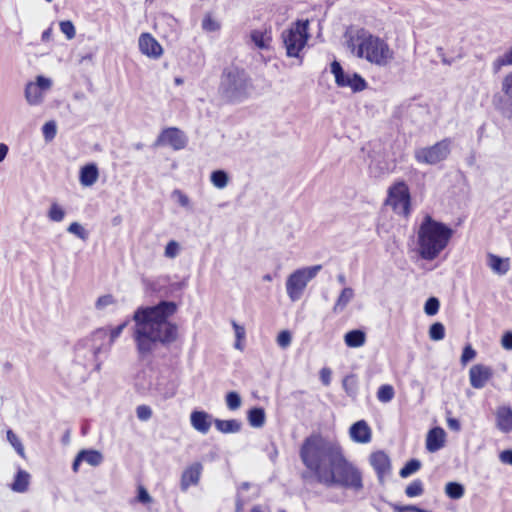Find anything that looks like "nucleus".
<instances>
[{"mask_svg":"<svg viewBox=\"0 0 512 512\" xmlns=\"http://www.w3.org/2000/svg\"><path fill=\"white\" fill-rule=\"evenodd\" d=\"M300 457L318 483L354 492L363 489L361 471L346 459L337 442L308 437L301 446Z\"/></svg>","mask_w":512,"mask_h":512,"instance_id":"1","label":"nucleus"},{"mask_svg":"<svg viewBox=\"0 0 512 512\" xmlns=\"http://www.w3.org/2000/svg\"><path fill=\"white\" fill-rule=\"evenodd\" d=\"M178 310L174 301L161 300L155 305L139 306L133 313V339L140 359L151 356L160 345L169 347L178 338V326L169 318Z\"/></svg>","mask_w":512,"mask_h":512,"instance_id":"2","label":"nucleus"},{"mask_svg":"<svg viewBox=\"0 0 512 512\" xmlns=\"http://www.w3.org/2000/svg\"><path fill=\"white\" fill-rule=\"evenodd\" d=\"M454 232L448 224L426 214L417 231V254L420 259L435 260L448 246Z\"/></svg>","mask_w":512,"mask_h":512,"instance_id":"3","label":"nucleus"},{"mask_svg":"<svg viewBox=\"0 0 512 512\" xmlns=\"http://www.w3.org/2000/svg\"><path fill=\"white\" fill-rule=\"evenodd\" d=\"M253 88V80L244 68L231 65L222 70L218 94L225 103L244 102L250 97Z\"/></svg>","mask_w":512,"mask_h":512,"instance_id":"4","label":"nucleus"},{"mask_svg":"<svg viewBox=\"0 0 512 512\" xmlns=\"http://www.w3.org/2000/svg\"><path fill=\"white\" fill-rule=\"evenodd\" d=\"M357 38L360 40L356 49L358 58H364L378 66H386L394 58L393 50L382 38L369 33L365 29L358 31Z\"/></svg>","mask_w":512,"mask_h":512,"instance_id":"5","label":"nucleus"},{"mask_svg":"<svg viewBox=\"0 0 512 512\" xmlns=\"http://www.w3.org/2000/svg\"><path fill=\"white\" fill-rule=\"evenodd\" d=\"M309 38L308 19H297L288 28L284 29L281 33V39L287 57L302 60L301 51L307 45Z\"/></svg>","mask_w":512,"mask_h":512,"instance_id":"6","label":"nucleus"},{"mask_svg":"<svg viewBox=\"0 0 512 512\" xmlns=\"http://www.w3.org/2000/svg\"><path fill=\"white\" fill-rule=\"evenodd\" d=\"M322 269L321 265L304 267L292 272L286 280V290L291 301H298L310 280Z\"/></svg>","mask_w":512,"mask_h":512,"instance_id":"7","label":"nucleus"},{"mask_svg":"<svg viewBox=\"0 0 512 512\" xmlns=\"http://www.w3.org/2000/svg\"><path fill=\"white\" fill-rule=\"evenodd\" d=\"M330 72L334 75L335 84L339 88H350L353 93H359L368 87L364 77L357 72H346L336 59L330 64Z\"/></svg>","mask_w":512,"mask_h":512,"instance_id":"8","label":"nucleus"},{"mask_svg":"<svg viewBox=\"0 0 512 512\" xmlns=\"http://www.w3.org/2000/svg\"><path fill=\"white\" fill-rule=\"evenodd\" d=\"M451 140L445 138L429 147L420 148L415 151V159L420 163L435 165L445 160L450 154Z\"/></svg>","mask_w":512,"mask_h":512,"instance_id":"9","label":"nucleus"},{"mask_svg":"<svg viewBox=\"0 0 512 512\" xmlns=\"http://www.w3.org/2000/svg\"><path fill=\"white\" fill-rule=\"evenodd\" d=\"M388 201L394 210L401 207L404 216L411 213V193L404 180L396 181L388 188Z\"/></svg>","mask_w":512,"mask_h":512,"instance_id":"10","label":"nucleus"},{"mask_svg":"<svg viewBox=\"0 0 512 512\" xmlns=\"http://www.w3.org/2000/svg\"><path fill=\"white\" fill-rule=\"evenodd\" d=\"M188 139L185 133L177 127H168L161 131L153 146H170L174 150H181L187 146Z\"/></svg>","mask_w":512,"mask_h":512,"instance_id":"11","label":"nucleus"},{"mask_svg":"<svg viewBox=\"0 0 512 512\" xmlns=\"http://www.w3.org/2000/svg\"><path fill=\"white\" fill-rule=\"evenodd\" d=\"M108 333L104 328H98L91 333L90 336L78 340L74 346L75 353L79 354L82 350L88 349L94 358L102 350L103 342Z\"/></svg>","mask_w":512,"mask_h":512,"instance_id":"12","label":"nucleus"},{"mask_svg":"<svg viewBox=\"0 0 512 512\" xmlns=\"http://www.w3.org/2000/svg\"><path fill=\"white\" fill-rule=\"evenodd\" d=\"M138 43L141 53L150 58L157 59L163 54L160 43L148 32L140 35Z\"/></svg>","mask_w":512,"mask_h":512,"instance_id":"13","label":"nucleus"},{"mask_svg":"<svg viewBox=\"0 0 512 512\" xmlns=\"http://www.w3.org/2000/svg\"><path fill=\"white\" fill-rule=\"evenodd\" d=\"M203 466L199 462H195L188 466L181 475L180 489L186 492L190 486H195L199 483Z\"/></svg>","mask_w":512,"mask_h":512,"instance_id":"14","label":"nucleus"},{"mask_svg":"<svg viewBox=\"0 0 512 512\" xmlns=\"http://www.w3.org/2000/svg\"><path fill=\"white\" fill-rule=\"evenodd\" d=\"M349 435L356 443L366 444L371 441V429L365 420H359L352 424Z\"/></svg>","mask_w":512,"mask_h":512,"instance_id":"15","label":"nucleus"},{"mask_svg":"<svg viewBox=\"0 0 512 512\" xmlns=\"http://www.w3.org/2000/svg\"><path fill=\"white\" fill-rule=\"evenodd\" d=\"M214 420L212 416L205 411L195 410L190 414L191 426L201 434H207Z\"/></svg>","mask_w":512,"mask_h":512,"instance_id":"16","label":"nucleus"},{"mask_svg":"<svg viewBox=\"0 0 512 512\" xmlns=\"http://www.w3.org/2000/svg\"><path fill=\"white\" fill-rule=\"evenodd\" d=\"M446 433L441 427L430 429L426 437V449L431 452H437L445 445Z\"/></svg>","mask_w":512,"mask_h":512,"instance_id":"17","label":"nucleus"},{"mask_svg":"<svg viewBox=\"0 0 512 512\" xmlns=\"http://www.w3.org/2000/svg\"><path fill=\"white\" fill-rule=\"evenodd\" d=\"M496 427L504 434L512 432V409L509 406H500L496 413Z\"/></svg>","mask_w":512,"mask_h":512,"instance_id":"18","label":"nucleus"},{"mask_svg":"<svg viewBox=\"0 0 512 512\" xmlns=\"http://www.w3.org/2000/svg\"><path fill=\"white\" fill-rule=\"evenodd\" d=\"M99 178V169L96 163L90 162L83 165L79 171V182L83 187L94 185Z\"/></svg>","mask_w":512,"mask_h":512,"instance_id":"19","label":"nucleus"},{"mask_svg":"<svg viewBox=\"0 0 512 512\" xmlns=\"http://www.w3.org/2000/svg\"><path fill=\"white\" fill-rule=\"evenodd\" d=\"M469 376L470 384H484L491 380L493 370L484 364H475L470 368Z\"/></svg>","mask_w":512,"mask_h":512,"instance_id":"20","label":"nucleus"},{"mask_svg":"<svg viewBox=\"0 0 512 512\" xmlns=\"http://www.w3.org/2000/svg\"><path fill=\"white\" fill-rule=\"evenodd\" d=\"M370 463L379 477L389 473L391 463L388 455L383 451H377L371 454Z\"/></svg>","mask_w":512,"mask_h":512,"instance_id":"21","label":"nucleus"},{"mask_svg":"<svg viewBox=\"0 0 512 512\" xmlns=\"http://www.w3.org/2000/svg\"><path fill=\"white\" fill-rule=\"evenodd\" d=\"M487 265L497 275H505L510 270V259L499 255L488 253Z\"/></svg>","mask_w":512,"mask_h":512,"instance_id":"22","label":"nucleus"},{"mask_svg":"<svg viewBox=\"0 0 512 512\" xmlns=\"http://www.w3.org/2000/svg\"><path fill=\"white\" fill-rule=\"evenodd\" d=\"M492 103L505 118L512 119V98L496 93L493 95Z\"/></svg>","mask_w":512,"mask_h":512,"instance_id":"23","label":"nucleus"},{"mask_svg":"<svg viewBox=\"0 0 512 512\" xmlns=\"http://www.w3.org/2000/svg\"><path fill=\"white\" fill-rule=\"evenodd\" d=\"M251 41L260 50H266L270 47L272 41L271 28L265 29L264 31L254 29L250 32Z\"/></svg>","mask_w":512,"mask_h":512,"instance_id":"24","label":"nucleus"},{"mask_svg":"<svg viewBox=\"0 0 512 512\" xmlns=\"http://www.w3.org/2000/svg\"><path fill=\"white\" fill-rule=\"evenodd\" d=\"M345 344L350 348H358L365 344L366 333L362 329H352L344 336Z\"/></svg>","mask_w":512,"mask_h":512,"instance_id":"25","label":"nucleus"},{"mask_svg":"<svg viewBox=\"0 0 512 512\" xmlns=\"http://www.w3.org/2000/svg\"><path fill=\"white\" fill-rule=\"evenodd\" d=\"M30 475L25 470L19 469L11 483L10 488L17 493H24L28 490Z\"/></svg>","mask_w":512,"mask_h":512,"instance_id":"26","label":"nucleus"},{"mask_svg":"<svg viewBox=\"0 0 512 512\" xmlns=\"http://www.w3.org/2000/svg\"><path fill=\"white\" fill-rule=\"evenodd\" d=\"M216 429L224 434L238 433L241 430L242 423L236 419L221 420L214 419Z\"/></svg>","mask_w":512,"mask_h":512,"instance_id":"27","label":"nucleus"},{"mask_svg":"<svg viewBox=\"0 0 512 512\" xmlns=\"http://www.w3.org/2000/svg\"><path fill=\"white\" fill-rule=\"evenodd\" d=\"M353 297L354 290L351 287L343 288L336 300V303L333 306V312L336 314L342 312L346 308L348 303L353 299Z\"/></svg>","mask_w":512,"mask_h":512,"instance_id":"28","label":"nucleus"},{"mask_svg":"<svg viewBox=\"0 0 512 512\" xmlns=\"http://www.w3.org/2000/svg\"><path fill=\"white\" fill-rule=\"evenodd\" d=\"M24 95L30 105H38L43 100L42 92L33 82H28L25 85Z\"/></svg>","mask_w":512,"mask_h":512,"instance_id":"29","label":"nucleus"},{"mask_svg":"<svg viewBox=\"0 0 512 512\" xmlns=\"http://www.w3.org/2000/svg\"><path fill=\"white\" fill-rule=\"evenodd\" d=\"M78 453L81 456L83 462H86L93 467L99 466L104 460L102 453L98 450L83 449Z\"/></svg>","mask_w":512,"mask_h":512,"instance_id":"30","label":"nucleus"},{"mask_svg":"<svg viewBox=\"0 0 512 512\" xmlns=\"http://www.w3.org/2000/svg\"><path fill=\"white\" fill-rule=\"evenodd\" d=\"M248 422L254 428H260L265 423V411L261 407H254L248 411Z\"/></svg>","mask_w":512,"mask_h":512,"instance_id":"31","label":"nucleus"},{"mask_svg":"<svg viewBox=\"0 0 512 512\" xmlns=\"http://www.w3.org/2000/svg\"><path fill=\"white\" fill-rule=\"evenodd\" d=\"M210 181L216 188L223 189L228 185L229 175L225 170L217 169L212 171Z\"/></svg>","mask_w":512,"mask_h":512,"instance_id":"32","label":"nucleus"},{"mask_svg":"<svg viewBox=\"0 0 512 512\" xmlns=\"http://www.w3.org/2000/svg\"><path fill=\"white\" fill-rule=\"evenodd\" d=\"M465 492L464 486L458 482H448L445 486L446 495L454 500L460 499L463 497Z\"/></svg>","mask_w":512,"mask_h":512,"instance_id":"33","label":"nucleus"},{"mask_svg":"<svg viewBox=\"0 0 512 512\" xmlns=\"http://www.w3.org/2000/svg\"><path fill=\"white\" fill-rule=\"evenodd\" d=\"M65 210L57 202H52L47 212V217L53 222H60L65 217Z\"/></svg>","mask_w":512,"mask_h":512,"instance_id":"34","label":"nucleus"},{"mask_svg":"<svg viewBox=\"0 0 512 512\" xmlns=\"http://www.w3.org/2000/svg\"><path fill=\"white\" fill-rule=\"evenodd\" d=\"M429 338L432 341H441L445 337V326L441 322H434L428 330Z\"/></svg>","mask_w":512,"mask_h":512,"instance_id":"35","label":"nucleus"},{"mask_svg":"<svg viewBox=\"0 0 512 512\" xmlns=\"http://www.w3.org/2000/svg\"><path fill=\"white\" fill-rule=\"evenodd\" d=\"M512 65V46L493 62V72L498 73L503 66Z\"/></svg>","mask_w":512,"mask_h":512,"instance_id":"36","label":"nucleus"},{"mask_svg":"<svg viewBox=\"0 0 512 512\" xmlns=\"http://www.w3.org/2000/svg\"><path fill=\"white\" fill-rule=\"evenodd\" d=\"M420 467L421 462L418 459H411L401 468L399 475L402 478H407L413 473L417 472Z\"/></svg>","mask_w":512,"mask_h":512,"instance_id":"37","label":"nucleus"},{"mask_svg":"<svg viewBox=\"0 0 512 512\" xmlns=\"http://www.w3.org/2000/svg\"><path fill=\"white\" fill-rule=\"evenodd\" d=\"M440 301L435 296H430L424 304V313L427 316H434L439 312Z\"/></svg>","mask_w":512,"mask_h":512,"instance_id":"38","label":"nucleus"},{"mask_svg":"<svg viewBox=\"0 0 512 512\" xmlns=\"http://www.w3.org/2000/svg\"><path fill=\"white\" fill-rule=\"evenodd\" d=\"M7 440L13 446V448L15 449L17 454L20 457L25 458L24 446H23L22 442L20 441V439L17 437V435L12 430L7 431Z\"/></svg>","mask_w":512,"mask_h":512,"instance_id":"39","label":"nucleus"},{"mask_svg":"<svg viewBox=\"0 0 512 512\" xmlns=\"http://www.w3.org/2000/svg\"><path fill=\"white\" fill-rule=\"evenodd\" d=\"M423 492V483L419 479L412 481L405 489L406 495L410 498L418 497L422 495Z\"/></svg>","mask_w":512,"mask_h":512,"instance_id":"40","label":"nucleus"},{"mask_svg":"<svg viewBox=\"0 0 512 512\" xmlns=\"http://www.w3.org/2000/svg\"><path fill=\"white\" fill-rule=\"evenodd\" d=\"M67 231L83 241L89 238V232L79 222H72L67 227Z\"/></svg>","mask_w":512,"mask_h":512,"instance_id":"41","label":"nucleus"},{"mask_svg":"<svg viewBox=\"0 0 512 512\" xmlns=\"http://www.w3.org/2000/svg\"><path fill=\"white\" fill-rule=\"evenodd\" d=\"M43 137L46 142L52 141L57 133V124L54 120L47 121L42 126Z\"/></svg>","mask_w":512,"mask_h":512,"instance_id":"42","label":"nucleus"},{"mask_svg":"<svg viewBox=\"0 0 512 512\" xmlns=\"http://www.w3.org/2000/svg\"><path fill=\"white\" fill-rule=\"evenodd\" d=\"M59 27L61 32L66 36L68 40H71L76 35V29L71 20L60 21Z\"/></svg>","mask_w":512,"mask_h":512,"instance_id":"43","label":"nucleus"},{"mask_svg":"<svg viewBox=\"0 0 512 512\" xmlns=\"http://www.w3.org/2000/svg\"><path fill=\"white\" fill-rule=\"evenodd\" d=\"M394 394L393 386H380L377 392V398L379 401L387 403L393 399Z\"/></svg>","mask_w":512,"mask_h":512,"instance_id":"44","label":"nucleus"},{"mask_svg":"<svg viewBox=\"0 0 512 512\" xmlns=\"http://www.w3.org/2000/svg\"><path fill=\"white\" fill-rule=\"evenodd\" d=\"M226 404L230 410H236L241 405V398L238 393L231 391L226 395Z\"/></svg>","mask_w":512,"mask_h":512,"instance_id":"45","label":"nucleus"},{"mask_svg":"<svg viewBox=\"0 0 512 512\" xmlns=\"http://www.w3.org/2000/svg\"><path fill=\"white\" fill-rule=\"evenodd\" d=\"M220 24L210 15H206L202 21V28L208 32H215L220 29Z\"/></svg>","mask_w":512,"mask_h":512,"instance_id":"46","label":"nucleus"},{"mask_svg":"<svg viewBox=\"0 0 512 512\" xmlns=\"http://www.w3.org/2000/svg\"><path fill=\"white\" fill-rule=\"evenodd\" d=\"M476 357V351L475 349L470 345L467 344L464 346L461 354L460 361L463 365L467 364L471 360H473Z\"/></svg>","mask_w":512,"mask_h":512,"instance_id":"47","label":"nucleus"},{"mask_svg":"<svg viewBox=\"0 0 512 512\" xmlns=\"http://www.w3.org/2000/svg\"><path fill=\"white\" fill-rule=\"evenodd\" d=\"M292 334L289 330H282L277 335V344L281 348H286L291 344Z\"/></svg>","mask_w":512,"mask_h":512,"instance_id":"48","label":"nucleus"},{"mask_svg":"<svg viewBox=\"0 0 512 512\" xmlns=\"http://www.w3.org/2000/svg\"><path fill=\"white\" fill-rule=\"evenodd\" d=\"M143 283L146 287V290L149 291L151 294H158L163 289V285L161 284L160 280L150 281L147 279H143Z\"/></svg>","mask_w":512,"mask_h":512,"instance_id":"49","label":"nucleus"},{"mask_svg":"<svg viewBox=\"0 0 512 512\" xmlns=\"http://www.w3.org/2000/svg\"><path fill=\"white\" fill-rule=\"evenodd\" d=\"M114 302H115V299H114L113 295H111V294H105V295L100 296V297L97 299V301H96V303H95V307H96V309H98V310H102V309H104L106 306L111 305V304H113Z\"/></svg>","mask_w":512,"mask_h":512,"instance_id":"50","label":"nucleus"},{"mask_svg":"<svg viewBox=\"0 0 512 512\" xmlns=\"http://www.w3.org/2000/svg\"><path fill=\"white\" fill-rule=\"evenodd\" d=\"M41 92L50 89L52 86V80L44 75L36 76L35 82H33Z\"/></svg>","mask_w":512,"mask_h":512,"instance_id":"51","label":"nucleus"},{"mask_svg":"<svg viewBox=\"0 0 512 512\" xmlns=\"http://www.w3.org/2000/svg\"><path fill=\"white\" fill-rule=\"evenodd\" d=\"M136 415L138 417L139 420L141 421H147L151 418L152 416V410L149 406L147 405H140L137 407L136 409Z\"/></svg>","mask_w":512,"mask_h":512,"instance_id":"52","label":"nucleus"},{"mask_svg":"<svg viewBox=\"0 0 512 512\" xmlns=\"http://www.w3.org/2000/svg\"><path fill=\"white\" fill-rule=\"evenodd\" d=\"M179 244L175 240H171L165 247V256L168 258H174L179 253Z\"/></svg>","mask_w":512,"mask_h":512,"instance_id":"53","label":"nucleus"},{"mask_svg":"<svg viewBox=\"0 0 512 512\" xmlns=\"http://www.w3.org/2000/svg\"><path fill=\"white\" fill-rule=\"evenodd\" d=\"M502 92L512 98V72L504 77L502 81Z\"/></svg>","mask_w":512,"mask_h":512,"instance_id":"54","label":"nucleus"},{"mask_svg":"<svg viewBox=\"0 0 512 512\" xmlns=\"http://www.w3.org/2000/svg\"><path fill=\"white\" fill-rule=\"evenodd\" d=\"M501 345L505 350H512V330H507L501 337Z\"/></svg>","mask_w":512,"mask_h":512,"instance_id":"55","label":"nucleus"},{"mask_svg":"<svg viewBox=\"0 0 512 512\" xmlns=\"http://www.w3.org/2000/svg\"><path fill=\"white\" fill-rule=\"evenodd\" d=\"M137 500L143 504H147L152 501L151 496L143 486H139L138 488Z\"/></svg>","mask_w":512,"mask_h":512,"instance_id":"56","label":"nucleus"},{"mask_svg":"<svg viewBox=\"0 0 512 512\" xmlns=\"http://www.w3.org/2000/svg\"><path fill=\"white\" fill-rule=\"evenodd\" d=\"M129 320H126L122 322L121 324L117 325L116 327L112 328L110 331V343H112L117 337L120 336L123 329L127 326Z\"/></svg>","mask_w":512,"mask_h":512,"instance_id":"57","label":"nucleus"},{"mask_svg":"<svg viewBox=\"0 0 512 512\" xmlns=\"http://www.w3.org/2000/svg\"><path fill=\"white\" fill-rule=\"evenodd\" d=\"M499 459L504 464L512 465V450L507 449L499 454Z\"/></svg>","mask_w":512,"mask_h":512,"instance_id":"58","label":"nucleus"},{"mask_svg":"<svg viewBox=\"0 0 512 512\" xmlns=\"http://www.w3.org/2000/svg\"><path fill=\"white\" fill-rule=\"evenodd\" d=\"M331 374H332V371L328 367H323L320 370V380L322 381L323 384H329V382L331 380Z\"/></svg>","mask_w":512,"mask_h":512,"instance_id":"59","label":"nucleus"},{"mask_svg":"<svg viewBox=\"0 0 512 512\" xmlns=\"http://www.w3.org/2000/svg\"><path fill=\"white\" fill-rule=\"evenodd\" d=\"M173 193L178 196V203L182 207H186L189 205V198L187 195L182 193L180 190H175Z\"/></svg>","mask_w":512,"mask_h":512,"instance_id":"60","label":"nucleus"},{"mask_svg":"<svg viewBox=\"0 0 512 512\" xmlns=\"http://www.w3.org/2000/svg\"><path fill=\"white\" fill-rule=\"evenodd\" d=\"M447 425H448L449 429H451L452 431H455V432H458L461 429L460 422L456 418H448Z\"/></svg>","mask_w":512,"mask_h":512,"instance_id":"61","label":"nucleus"},{"mask_svg":"<svg viewBox=\"0 0 512 512\" xmlns=\"http://www.w3.org/2000/svg\"><path fill=\"white\" fill-rule=\"evenodd\" d=\"M232 326L235 331L236 338H244L245 337V328L239 325L237 322L232 321Z\"/></svg>","mask_w":512,"mask_h":512,"instance_id":"62","label":"nucleus"},{"mask_svg":"<svg viewBox=\"0 0 512 512\" xmlns=\"http://www.w3.org/2000/svg\"><path fill=\"white\" fill-rule=\"evenodd\" d=\"M9 152V147L5 143H0V163H2L7 157Z\"/></svg>","mask_w":512,"mask_h":512,"instance_id":"63","label":"nucleus"},{"mask_svg":"<svg viewBox=\"0 0 512 512\" xmlns=\"http://www.w3.org/2000/svg\"><path fill=\"white\" fill-rule=\"evenodd\" d=\"M439 55L441 56V62L445 65H451L453 62H454V58H447L445 57L444 55V52H443V48H438L437 49Z\"/></svg>","mask_w":512,"mask_h":512,"instance_id":"64","label":"nucleus"}]
</instances>
